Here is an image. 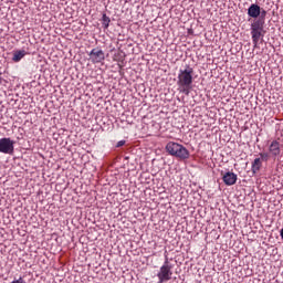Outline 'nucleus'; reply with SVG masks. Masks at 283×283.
I'll return each mask as SVG.
<instances>
[{
    "label": "nucleus",
    "instance_id": "4468645a",
    "mask_svg": "<svg viewBox=\"0 0 283 283\" xmlns=\"http://www.w3.org/2000/svg\"><path fill=\"white\" fill-rule=\"evenodd\" d=\"M256 21H262L266 23V10L260 7V15L258 17Z\"/></svg>",
    "mask_w": 283,
    "mask_h": 283
},
{
    "label": "nucleus",
    "instance_id": "2eb2a0df",
    "mask_svg": "<svg viewBox=\"0 0 283 283\" xmlns=\"http://www.w3.org/2000/svg\"><path fill=\"white\" fill-rule=\"evenodd\" d=\"M179 92L181 94H185L186 96H189L190 92H191V85L188 86H179Z\"/></svg>",
    "mask_w": 283,
    "mask_h": 283
},
{
    "label": "nucleus",
    "instance_id": "6e6552de",
    "mask_svg": "<svg viewBox=\"0 0 283 283\" xmlns=\"http://www.w3.org/2000/svg\"><path fill=\"white\" fill-rule=\"evenodd\" d=\"M175 157L179 158V160H187L189 158V150L179 144L177 153H175Z\"/></svg>",
    "mask_w": 283,
    "mask_h": 283
},
{
    "label": "nucleus",
    "instance_id": "f3484780",
    "mask_svg": "<svg viewBox=\"0 0 283 283\" xmlns=\"http://www.w3.org/2000/svg\"><path fill=\"white\" fill-rule=\"evenodd\" d=\"M125 145V140H119L116 145V147H123Z\"/></svg>",
    "mask_w": 283,
    "mask_h": 283
},
{
    "label": "nucleus",
    "instance_id": "7ed1b4c3",
    "mask_svg": "<svg viewBox=\"0 0 283 283\" xmlns=\"http://www.w3.org/2000/svg\"><path fill=\"white\" fill-rule=\"evenodd\" d=\"M193 84V70L190 66H187L186 70H180L178 75L177 85L179 87H189Z\"/></svg>",
    "mask_w": 283,
    "mask_h": 283
},
{
    "label": "nucleus",
    "instance_id": "f257e3e1",
    "mask_svg": "<svg viewBox=\"0 0 283 283\" xmlns=\"http://www.w3.org/2000/svg\"><path fill=\"white\" fill-rule=\"evenodd\" d=\"M265 23L255 19L251 23V36L254 48H258L260 41H264V35L266 34V30H264Z\"/></svg>",
    "mask_w": 283,
    "mask_h": 283
},
{
    "label": "nucleus",
    "instance_id": "f03ea898",
    "mask_svg": "<svg viewBox=\"0 0 283 283\" xmlns=\"http://www.w3.org/2000/svg\"><path fill=\"white\" fill-rule=\"evenodd\" d=\"M174 276V265L170 264L169 258L166 256L164 264L160 266L157 277L158 283L169 282Z\"/></svg>",
    "mask_w": 283,
    "mask_h": 283
},
{
    "label": "nucleus",
    "instance_id": "9d476101",
    "mask_svg": "<svg viewBox=\"0 0 283 283\" xmlns=\"http://www.w3.org/2000/svg\"><path fill=\"white\" fill-rule=\"evenodd\" d=\"M180 144L176 142H170L166 145V150L170 156H176V153L178 151V147Z\"/></svg>",
    "mask_w": 283,
    "mask_h": 283
},
{
    "label": "nucleus",
    "instance_id": "f8f14e48",
    "mask_svg": "<svg viewBox=\"0 0 283 283\" xmlns=\"http://www.w3.org/2000/svg\"><path fill=\"white\" fill-rule=\"evenodd\" d=\"M25 50H19V51H14L13 52V57L12 61L14 63H19V61H21V59H23V56H25Z\"/></svg>",
    "mask_w": 283,
    "mask_h": 283
},
{
    "label": "nucleus",
    "instance_id": "39448f33",
    "mask_svg": "<svg viewBox=\"0 0 283 283\" xmlns=\"http://www.w3.org/2000/svg\"><path fill=\"white\" fill-rule=\"evenodd\" d=\"M90 61H92V63L96 64V63H103V61H105V52H103V50L101 49H93L90 54Z\"/></svg>",
    "mask_w": 283,
    "mask_h": 283
},
{
    "label": "nucleus",
    "instance_id": "ddd939ff",
    "mask_svg": "<svg viewBox=\"0 0 283 283\" xmlns=\"http://www.w3.org/2000/svg\"><path fill=\"white\" fill-rule=\"evenodd\" d=\"M102 21L104 30H107V28H109V23L112 22V20L109 19V17H107V14L104 13L102 17Z\"/></svg>",
    "mask_w": 283,
    "mask_h": 283
},
{
    "label": "nucleus",
    "instance_id": "0eeeda50",
    "mask_svg": "<svg viewBox=\"0 0 283 283\" xmlns=\"http://www.w3.org/2000/svg\"><path fill=\"white\" fill-rule=\"evenodd\" d=\"M222 180L224 185L231 187L238 182V175H235V172L228 171L222 176Z\"/></svg>",
    "mask_w": 283,
    "mask_h": 283
},
{
    "label": "nucleus",
    "instance_id": "9b49d317",
    "mask_svg": "<svg viewBox=\"0 0 283 283\" xmlns=\"http://www.w3.org/2000/svg\"><path fill=\"white\" fill-rule=\"evenodd\" d=\"M262 169V159L255 158L252 163V174L255 175Z\"/></svg>",
    "mask_w": 283,
    "mask_h": 283
},
{
    "label": "nucleus",
    "instance_id": "a211bd4d",
    "mask_svg": "<svg viewBox=\"0 0 283 283\" xmlns=\"http://www.w3.org/2000/svg\"><path fill=\"white\" fill-rule=\"evenodd\" d=\"M3 73L0 71V85L3 83V77H1Z\"/></svg>",
    "mask_w": 283,
    "mask_h": 283
},
{
    "label": "nucleus",
    "instance_id": "dca6fc26",
    "mask_svg": "<svg viewBox=\"0 0 283 283\" xmlns=\"http://www.w3.org/2000/svg\"><path fill=\"white\" fill-rule=\"evenodd\" d=\"M260 158L263 159V160H269V156H271L270 153H260L259 154Z\"/></svg>",
    "mask_w": 283,
    "mask_h": 283
},
{
    "label": "nucleus",
    "instance_id": "1a4fd4ad",
    "mask_svg": "<svg viewBox=\"0 0 283 283\" xmlns=\"http://www.w3.org/2000/svg\"><path fill=\"white\" fill-rule=\"evenodd\" d=\"M260 7L258 3H252L249 8H248V17H250L251 19H258L260 17Z\"/></svg>",
    "mask_w": 283,
    "mask_h": 283
},
{
    "label": "nucleus",
    "instance_id": "423d86ee",
    "mask_svg": "<svg viewBox=\"0 0 283 283\" xmlns=\"http://www.w3.org/2000/svg\"><path fill=\"white\" fill-rule=\"evenodd\" d=\"M269 154L272 158H277L282 154V144H280V140L274 139L270 143Z\"/></svg>",
    "mask_w": 283,
    "mask_h": 283
},
{
    "label": "nucleus",
    "instance_id": "20e7f679",
    "mask_svg": "<svg viewBox=\"0 0 283 283\" xmlns=\"http://www.w3.org/2000/svg\"><path fill=\"white\" fill-rule=\"evenodd\" d=\"M0 154H14V140L9 137L0 138Z\"/></svg>",
    "mask_w": 283,
    "mask_h": 283
}]
</instances>
